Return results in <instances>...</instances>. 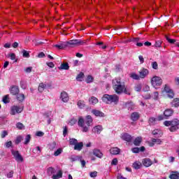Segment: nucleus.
I'll return each mask as SVG.
<instances>
[{
  "label": "nucleus",
  "instance_id": "f257e3e1",
  "mask_svg": "<svg viewBox=\"0 0 179 179\" xmlns=\"http://www.w3.org/2000/svg\"><path fill=\"white\" fill-rule=\"evenodd\" d=\"M112 83L113 89L117 94H122V93H124V94H131V92L125 87V84L121 82V78L113 79Z\"/></svg>",
  "mask_w": 179,
  "mask_h": 179
},
{
  "label": "nucleus",
  "instance_id": "f03ea898",
  "mask_svg": "<svg viewBox=\"0 0 179 179\" xmlns=\"http://www.w3.org/2000/svg\"><path fill=\"white\" fill-rule=\"evenodd\" d=\"M78 125L82 128L83 132H89V129L92 125H93V117L88 115L85 117V120L83 117H78Z\"/></svg>",
  "mask_w": 179,
  "mask_h": 179
},
{
  "label": "nucleus",
  "instance_id": "7ed1b4c3",
  "mask_svg": "<svg viewBox=\"0 0 179 179\" xmlns=\"http://www.w3.org/2000/svg\"><path fill=\"white\" fill-rule=\"evenodd\" d=\"M164 125L165 127H170L169 131L171 132H176L178 129H179V120L178 119H174L171 121H165L164 122Z\"/></svg>",
  "mask_w": 179,
  "mask_h": 179
},
{
  "label": "nucleus",
  "instance_id": "20e7f679",
  "mask_svg": "<svg viewBox=\"0 0 179 179\" xmlns=\"http://www.w3.org/2000/svg\"><path fill=\"white\" fill-rule=\"evenodd\" d=\"M119 100L120 97H118L117 94H104L102 97V101H103V103H106V104H111V103L117 104Z\"/></svg>",
  "mask_w": 179,
  "mask_h": 179
},
{
  "label": "nucleus",
  "instance_id": "39448f33",
  "mask_svg": "<svg viewBox=\"0 0 179 179\" xmlns=\"http://www.w3.org/2000/svg\"><path fill=\"white\" fill-rule=\"evenodd\" d=\"M163 84V80L159 76H154L151 78V85L155 89H157Z\"/></svg>",
  "mask_w": 179,
  "mask_h": 179
},
{
  "label": "nucleus",
  "instance_id": "423d86ee",
  "mask_svg": "<svg viewBox=\"0 0 179 179\" xmlns=\"http://www.w3.org/2000/svg\"><path fill=\"white\" fill-rule=\"evenodd\" d=\"M65 43L66 44H67V47H72V45H83L84 44H86V41H82L80 39L71 40Z\"/></svg>",
  "mask_w": 179,
  "mask_h": 179
},
{
  "label": "nucleus",
  "instance_id": "0eeeda50",
  "mask_svg": "<svg viewBox=\"0 0 179 179\" xmlns=\"http://www.w3.org/2000/svg\"><path fill=\"white\" fill-rule=\"evenodd\" d=\"M162 93H166L169 99H173L174 97V92H173V90H171V88H170V86H169L168 85H164Z\"/></svg>",
  "mask_w": 179,
  "mask_h": 179
},
{
  "label": "nucleus",
  "instance_id": "6e6552de",
  "mask_svg": "<svg viewBox=\"0 0 179 179\" xmlns=\"http://www.w3.org/2000/svg\"><path fill=\"white\" fill-rule=\"evenodd\" d=\"M23 106H13L10 108V115H16V114H20L23 111Z\"/></svg>",
  "mask_w": 179,
  "mask_h": 179
},
{
  "label": "nucleus",
  "instance_id": "1a4fd4ad",
  "mask_svg": "<svg viewBox=\"0 0 179 179\" xmlns=\"http://www.w3.org/2000/svg\"><path fill=\"white\" fill-rule=\"evenodd\" d=\"M13 156H14L16 162H23V157L19 153V151L11 150Z\"/></svg>",
  "mask_w": 179,
  "mask_h": 179
},
{
  "label": "nucleus",
  "instance_id": "9d476101",
  "mask_svg": "<svg viewBox=\"0 0 179 179\" xmlns=\"http://www.w3.org/2000/svg\"><path fill=\"white\" fill-rule=\"evenodd\" d=\"M109 152L110 155L116 156L117 155H120V153H121V149L117 147H112L110 148Z\"/></svg>",
  "mask_w": 179,
  "mask_h": 179
},
{
  "label": "nucleus",
  "instance_id": "9b49d317",
  "mask_svg": "<svg viewBox=\"0 0 179 179\" xmlns=\"http://www.w3.org/2000/svg\"><path fill=\"white\" fill-rule=\"evenodd\" d=\"M60 99L63 103H68V101H69V96H68V93L65 92L61 93Z\"/></svg>",
  "mask_w": 179,
  "mask_h": 179
},
{
  "label": "nucleus",
  "instance_id": "f8f14e48",
  "mask_svg": "<svg viewBox=\"0 0 179 179\" xmlns=\"http://www.w3.org/2000/svg\"><path fill=\"white\" fill-rule=\"evenodd\" d=\"M149 75V70L143 69L139 71V76L141 79H145Z\"/></svg>",
  "mask_w": 179,
  "mask_h": 179
},
{
  "label": "nucleus",
  "instance_id": "ddd939ff",
  "mask_svg": "<svg viewBox=\"0 0 179 179\" xmlns=\"http://www.w3.org/2000/svg\"><path fill=\"white\" fill-rule=\"evenodd\" d=\"M19 87L17 86H13L10 89V92L13 96H17V94L20 92Z\"/></svg>",
  "mask_w": 179,
  "mask_h": 179
},
{
  "label": "nucleus",
  "instance_id": "4468645a",
  "mask_svg": "<svg viewBox=\"0 0 179 179\" xmlns=\"http://www.w3.org/2000/svg\"><path fill=\"white\" fill-rule=\"evenodd\" d=\"M174 114V110L171 108H168L164 110V115L166 118H169V117H171Z\"/></svg>",
  "mask_w": 179,
  "mask_h": 179
},
{
  "label": "nucleus",
  "instance_id": "2eb2a0df",
  "mask_svg": "<svg viewBox=\"0 0 179 179\" xmlns=\"http://www.w3.org/2000/svg\"><path fill=\"white\" fill-rule=\"evenodd\" d=\"M141 118V114L138 112H134L131 115V121H138Z\"/></svg>",
  "mask_w": 179,
  "mask_h": 179
},
{
  "label": "nucleus",
  "instance_id": "dca6fc26",
  "mask_svg": "<svg viewBox=\"0 0 179 179\" xmlns=\"http://www.w3.org/2000/svg\"><path fill=\"white\" fill-rule=\"evenodd\" d=\"M122 139H123V141H126V142H131L132 141V136L128 133H124L122 134Z\"/></svg>",
  "mask_w": 179,
  "mask_h": 179
},
{
  "label": "nucleus",
  "instance_id": "f3484780",
  "mask_svg": "<svg viewBox=\"0 0 179 179\" xmlns=\"http://www.w3.org/2000/svg\"><path fill=\"white\" fill-rule=\"evenodd\" d=\"M92 113L95 117H105L104 113L97 109H93Z\"/></svg>",
  "mask_w": 179,
  "mask_h": 179
},
{
  "label": "nucleus",
  "instance_id": "a211bd4d",
  "mask_svg": "<svg viewBox=\"0 0 179 179\" xmlns=\"http://www.w3.org/2000/svg\"><path fill=\"white\" fill-rule=\"evenodd\" d=\"M142 163L145 167H150V166L152 164V160H150L149 158L143 159Z\"/></svg>",
  "mask_w": 179,
  "mask_h": 179
},
{
  "label": "nucleus",
  "instance_id": "6ab92c4d",
  "mask_svg": "<svg viewBox=\"0 0 179 179\" xmlns=\"http://www.w3.org/2000/svg\"><path fill=\"white\" fill-rule=\"evenodd\" d=\"M93 155L94 156H96V157H99V159H101L103 157V152H101L99 149H94Z\"/></svg>",
  "mask_w": 179,
  "mask_h": 179
},
{
  "label": "nucleus",
  "instance_id": "aec40b11",
  "mask_svg": "<svg viewBox=\"0 0 179 179\" xmlns=\"http://www.w3.org/2000/svg\"><path fill=\"white\" fill-rule=\"evenodd\" d=\"M82 149H83V142L77 143L74 145V150H78V152H80V150Z\"/></svg>",
  "mask_w": 179,
  "mask_h": 179
},
{
  "label": "nucleus",
  "instance_id": "412c9836",
  "mask_svg": "<svg viewBox=\"0 0 179 179\" xmlns=\"http://www.w3.org/2000/svg\"><path fill=\"white\" fill-rule=\"evenodd\" d=\"M54 47L58 48V50H64V48H66V47H68V44L64 42L60 44L55 45Z\"/></svg>",
  "mask_w": 179,
  "mask_h": 179
},
{
  "label": "nucleus",
  "instance_id": "4be33fe9",
  "mask_svg": "<svg viewBox=\"0 0 179 179\" xmlns=\"http://www.w3.org/2000/svg\"><path fill=\"white\" fill-rule=\"evenodd\" d=\"M90 104H92V106H94L99 103V99L96 98V96H92L89 99Z\"/></svg>",
  "mask_w": 179,
  "mask_h": 179
},
{
  "label": "nucleus",
  "instance_id": "5701e85b",
  "mask_svg": "<svg viewBox=\"0 0 179 179\" xmlns=\"http://www.w3.org/2000/svg\"><path fill=\"white\" fill-rule=\"evenodd\" d=\"M58 69L62 71H68L69 69V64L68 63H62Z\"/></svg>",
  "mask_w": 179,
  "mask_h": 179
},
{
  "label": "nucleus",
  "instance_id": "b1692460",
  "mask_svg": "<svg viewBox=\"0 0 179 179\" xmlns=\"http://www.w3.org/2000/svg\"><path fill=\"white\" fill-rule=\"evenodd\" d=\"M16 99L20 103H23V101H24V94L18 93L16 95Z\"/></svg>",
  "mask_w": 179,
  "mask_h": 179
},
{
  "label": "nucleus",
  "instance_id": "393cba45",
  "mask_svg": "<svg viewBox=\"0 0 179 179\" xmlns=\"http://www.w3.org/2000/svg\"><path fill=\"white\" fill-rule=\"evenodd\" d=\"M45 87H47V85L41 83L39 84L38 90V92H40V93H43V92H44V90H45Z\"/></svg>",
  "mask_w": 179,
  "mask_h": 179
},
{
  "label": "nucleus",
  "instance_id": "a878e982",
  "mask_svg": "<svg viewBox=\"0 0 179 179\" xmlns=\"http://www.w3.org/2000/svg\"><path fill=\"white\" fill-rule=\"evenodd\" d=\"M170 179H179V173L178 172H171L169 176Z\"/></svg>",
  "mask_w": 179,
  "mask_h": 179
},
{
  "label": "nucleus",
  "instance_id": "bb28decb",
  "mask_svg": "<svg viewBox=\"0 0 179 179\" xmlns=\"http://www.w3.org/2000/svg\"><path fill=\"white\" fill-rule=\"evenodd\" d=\"M141 143H142V137L141 136H138V137L136 138L134 141L135 146H139V145H141Z\"/></svg>",
  "mask_w": 179,
  "mask_h": 179
},
{
  "label": "nucleus",
  "instance_id": "cd10ccee",
  "mask_svg": "<svg viewBox=\"0 0 179 179\" xmlns=\"http://www.w3.org/2000/svg\"><path fill=\"white\" fill-rule=\"evenodd\" d=\"M133 167H134V169H135V170H139V169H141V167H142V163L136 161L133 164Z\"/></svg>",
  "mask_w": 179,
  "mask_h": 179
},
{
  "label": "nucleus",
  "instance_id": "c85d7f7f",
  "mask_svg": "<svg viewBox=\"0 0 179 179\" xmlns=\"http://www.w3.org/2000/svg\"><path fill=\"white\" fill-rule=\"evenodd\" d=\"M101 131H103V127L98 125V126H95L94 127V132H96V134H99Z\"/></svg>",
  "mask_w": 179,
  "mask_h": 179
},
{
  "label": "nucleus",
  "instance_id": "c756f323",
  "mask_svg": "<svg viewBox=\"0 0 179 179\" xmlns=\"http://www.w3.org/2000/svg\"><path fill=\"white\" fill-rule=\"evenodd\" d=\"M52 179L62 178V171H59L56 175L52 176Z\"/></svg>",
  "mask_w": 179,
  "mask_h": 179
},
{
  "label": "nucleus",
  "instance_id": "7c9ffc66",
  "mask_svg": "<svg viewBox=\"0 0 179 179\" xmlns=\"http://www.w3.org/2000/svg\"><path fill=\"white\" fill-rule=\"evenodd\" d=\"M130 78H131L132 79H134V80H139L141 79V76H139L135 73H132L130 75Z\"/></svg>",
  "mask_w": 179,
  "mask_h": 179
},
{
  "label": "nucleus",
  "instance_id": "2f4dec72",
  "mask_svg": "<svg viewBox=\"0 0 179 179\" xmlns=\"http://www.w3.org/2000/svg\"><path fill=\"white\" fill-rule=\"evenodd\" d=\"M172 107H179V99L175 98L172 101Z\"/></svg>",
  "mask_w": 179,
  "mask_h": 179
},
{
  "label": "nucleus",
  "instance_id": "473e14b6",
  "mask_svg": "<svg viewBox=\"0 0 179 179\" xmlns=\"http://www.w3.org/2000/svg\"><path fill=\"white\" fill-rule=\"evenodd\" d=\"M157 119L156 117H151L149 118L148 124L150 125H155L156 124Z\"/></svg>",
  "mask_w": 179,
  "mask_h": 179
},
{
  "label": "nucleus",
  "instance_id": "72a5a7b5",
  "mask_svg": "<svg viewBox=\"0 0 179 179\" xmlns=\"http://www.w3.org/2000/svg\"><path fill=\"white\" fill-rule=\"evenodd\" d=\"M126 108H127V110H134V103L132 102H127L126 103Z\"/></svg>",
  "mask_w": 179,
  "mask_h": 179
},
{
  "label": "nucleus",
  "instance_id": "f704fd0d",
  "mask_svg": "<svg viewBox=\"0 0 179 179\" xmlns=\"http://www.w3.org/2000/svg\"><path fill=\"white\" fill-rule=\"evenodd\" d=\"M77 106L79 108H85V106H86V104L85 103V101L80 100L78 101Z\"/></svg>",
  "mask_w": 179,
  "mask_h": 179
},
{
  "label": "nucleus",
  "instance_id": "c9c22d12",
  "mask_svg": "<svg viewBox=\"0 0 179 179\" xmlns=\"http://www.w3.org/2000/svg\"><path fill=\"white\" fill-rule=\"evenodd\" d=\"M80 159H82L81 156H72L71 157L70 160H71V162H79Z\"/></svg>",
  "mask_w": 179,
  "mask_h": 179
},
{
  "label": "nucleus",
  "instance_id": "e433bc0d",
  "mask_svg": "<svg viewBox=\"0 0 179 179\" xmlns=\"http://www.w3.org/2000/svg\"><path fill=\"white\" fill-rule=\"evenodd\" d=\"M84 77L85 74L81 72L77 76L76 80H78V82H82V79H83Z\"/></svg>",
  "mask_w": 179,
  "mask_h": 179
},
{
  "label": "nucleus",
  "instance_id": "4c0bfd02",
  "mask_svg": "<svg viewBox=\"0 0 179 179\" xmlns=\"http://www.w3.org/2000/svg\"><path fill=\"white\" fill-rule=\"evenodd\" d=\"M30 139H31V136L30 134H28L26 136L24 145H28V143L30 142Z\"/></svg>",
  "mask_w": 179,
  "mask_h": 179
},
{
  "label": "nucleus",
  "instance_id": "58836bf2",
  "mask_svg": "<svg viewBox=\"0 0 179 179\" xmlns=\"http://www.w3.org/2000/svg\"><path fill=\"white\" fill-rule=\"evenodd\" d=\"M48 173L49 176H52V174H55V169L52 167H50L48 169Z\"/></svg>",
  "mask_w": 179,
  "mask_h": 179
},
{
  "label": "nucleus",
  "instance_id": "ea45409f",
  "mask_svg": "<svg viewBox=\"0 0 179 179\" xmlns=\"http://www.w3.org/2000/svg\"><path fill=\"white\" fill-rule=\"evenodd\" d=\"M136 92H141L142 90V84H137L134 87Z\"/></svg>",
  "mask_w": 179,
  "mask_h": 179
},
{
  "label": "nucleus",
  "instance_id": "a19ab883",
  "mask_svg": "<svg viewBox=\"0 0 179 179\" xmlns=\"http://www.w3.org/2000/svg\"><path fill=\"white\" fill-rule=\"evenodd\" d=\"M165 38H166L168 43H169L170 44H174L176 43V40L170 38L169 36H165Z\"/></svg>",
  "mask_w": 179,
  "mask_h": 179
},
{
  "label": "nucleus",
  "instance_id": "79ce46f5",
  "mask_svg": "<svg viewBox=\"0 0 179 179\" xmlns=\"http://www.w3.org/2000/svg\"><path fill=\"white\" fill-rule=\"evenodd\" d=\"M69 142H70V145L75 146L78 143V140L76 138H70Z\"/></svg>",
  "mask_w": 179,
  "mask_h": 179
},
{
  "label": "nucleus",
  "instance_id": "37998d69",
  "mask_svg": "<svg viewBox=\"0 0 179 179\" xmlns=\"http://www.w3.org/2000/svg\"><path fill=\"white\" fill-rule=\"evenodd\" d=\"M22 141H23V137H22V136H17L15 140V144L19 145Z\"/></svg>",
  "mask_w": 179,
  "mask_h": 179
},
{
  "label": "nucleus",
  "instance_id": "c03bdc74",
  "mask_svg": "<svg viewBox=\"0 0 179 179\" xmlns=\"http://www.w3.org/2000/svg\"><path fill=\"white\" fill-rule=\"evenodd\" d=\"M9 95H5L3 97V102L6 104L7 103H9Z\"/></svg>",
  "mask_w": 179,
  "mask_h": 179
},
{
  "label": "nucleus",
  "instance_id": "a18cd8bd",
  "mask_svg": "<svg viewBox=\"0 0 179 179\" xmlns=\"http://www.w3.org/2000/svg\"><path fill=\"white\" fill-rule=\"evenodd\" d=\"M16 127L18 129H23L24 128V125L22 122H17L16 124Z\"/></svg>",
  "mask_w": 179,
  "mask_h": 179
},
{
  "label": "nucleus",
  "instance_id": "49530a36",
  "mask_svg": "<svg viewBox=\"0 0 179 179\" xmlns=\"http://www.w3.org/2000/svg\"><path fill=\"white\" fill-rule=\"evenodd\" d=\"M22 55L24 58H29L30 57V53H29L27 50H22Z\"/></svg>",
  "mask_w": 179,
  "mask_h": 179
},
{
  "label": "nucleus",
  "instance_id": "de8ad7c7",
  "mask_svg": "<svg viewBox=\"0 0 179 179\" xmlns=\"http://www.w3.org/2000/svg\"><path fill=\"white\" fill-rule=\"evenodd\" d=\"M85 81L87 83H92V82H93V76H88Z\"/></svg>",
  "mask_w": 179,
  "mask_h": 179
},
{
  "label": "nucleus",
  "instance_id": "09e8293b",
  "mask_svg": "<svg viewBox=\"0 0 179 179\" xmlns=\"http://www.w3.org/2000/svg\"><path fill=\"white\" fill-rule=\"evenodd\" d=\"M61 153H62V150L61 148H59L55 152L54 156H59Z\"/></svg>",
  "mask_w": 179,
  "mask_h": 179
},
{
  "label": "nucleus",
  "instance_id": "8fccbe9b",
  "mask_svg": "<svg viewBox=\"0 0 179 179\" xmlns=\"http://www.w3.org/2000/svg\"><path fill=\"white\" fill-rule=\"evenodd\" d=\"M8 131H6V130L3 131L1 134V138H3L8 136Z\"/></svg>",
  "mask_w": 179,
  "mask_h": 179
},
{
  "label": "nucleus",
  "instance_id": "3c124183",
  "mask_svg": "<svg viewBox=\"0 0 179 179\" xmlns=\"http://www.w3.org/2000/svg\"><path fill=\"white\" fill-rule=\"evenodd\" d=\"M8 57L12 61H15V59H16V55H15V53H10V55H8Z\"/></svg>",
  "mask_w": 179,
  "mask_h": 179
},
{
  "label": "nucleus",
  "instance_id": "603ef678",
  "mask_svg": "<svg viewBox=\"0 0 179 179\" xmlns=\"http://www.w3.org/2000/svg\"><path fill=\"white\" fill-rule=\"evenodd\" d=\"M76 122H78V120H76V119H71L70 121H69V125H75V124H76Z\"/></svg>",
  "mask_w": 179,
  "mask_h": 179
},
{
  "label": "nucleus",
  "instance_id": "864d4df0",
  "mask_svg": "<svg viewBox=\"0 0 179 179\" xmlns=\"http://www.w3.org/2000/svg\"><path fill=\"white\" fill-rule=\"evenodd\" d=\"M68 135V127H64L63 130V136H66Z\"/></svg>",
  "mask_w": 179,
  "mask_h": 179
},
{
  "label": "nucleus",
  "instance_id": "5fc2aeb1",
  "mask_svg": "<svg viewBox=\"0 0 179 179\" xmlns=\"http://www.w3.org/2000/svg\"><path fill=\"white\" fill-rule=\"evenodd\" d=\"M90 176L92 178H94V177H97V171L91 172Z\"/></svg>",
  "mask_w": 179,
  "mask_h": 179
},
{
  "label": "nucleus",
  "instance_id": "6e6d98bb",
  "mask_svg": "<svg viewBox=\"0 0 179 179\" xmlns=\"http://www.w3.org/2000/svg\"><path fill=\"white\" fill-rule=\"evenodd\" d=\"M111 164L113 166H117V164H118V159H117V158H114L112 160Z\"/></svg>",
  "mask_w": 179,
  "mask_h": 179
},
{
  "label": "nucleus",
  "instance_id": "4d7b16f0",
  "mask_svg": "<svg viewBox=\"0 0 179 179\" xmlns=\"http://www.w3.org/2000/svg\"><path fill=\"white\" fill-rule=\"evenodd\" d=\"M13 171H10L8 173H7V178H12V177H13Z\"/></svg>",
  "mask_w": 179,
  "mask_h": 179
},
{
  "label": "nucleus",
  "instance_id": "13d9d810",
  "mask_svg": "<svg viewBox=\"0 0 179 179\" xmlns=\"http://www.w3.org/2000/svg\"><path fill=\"white\" fill-rule=\"evenodd\" d=\"M79 162H80L82 167H85L86 166V161H85V159H82V158H80Z\"/></svg>",
  "mask_w": 179,
  "mask_h": 179
},
{
  "label": "nucleus",
  "instance_id": "bf43d9fd",
  "mask_svg": "<svg viewBox=\"0 0 179 179\" xmlns=\"http://www.w3.org/2000/svg\"><path fill=\"white\" fill-rule=\"evenodd\" d=\"M149 90H150V87H149V85H145L143 88V92H149Z\"/></svg>",
  "mask_w": 179,
  "mask_h": 179
},
{
  "label": "nucleus",
  "instance_id": "052dcab7",
  "mask_svg": "<svg viewBox=\"0 0 179 179\" xmlns=\"http://www.w3.org/2000/svg\"><path fill=\"white\" fill-rule=\"evenodd\" d=\"M155 47L160 48L162 47V42L160 41H157L155 42Z\"/></svg>",
  "mask_w": 179,
  "mask_h": 179
},
{
  "label": "nucleus",
  "instance_id": "680f3d73",
  "mask_svg": "<svg viewBox=\"0 0 179 179\" xmlns=\"http://www.w3.org/2000/svg\"><path fill=\"white\" fill-rule=\"evenodd\" d=\"M152 66L153 69H157L158 68L157 62H153L152 64Z\"/></svg>",
  "mask_w": 179,
  "mask_h": 179
},
{
  "label": "nucleus",
  "instance_id": "e2e57ef3",
  "mask_svg": "<svg viewBox=\"0 0 179 179\" xmlns=\"http://www.w3.org/2000/svg\"><path fill=\"white\" fill-rule=\"evenodd\" d=\"M5 146L7 148H10V146H12V141H8L5 143Z\"/></svg>",
  "mask_w": 179,
  "mask_h": 179
},
{
  "label": "nucleus",
  "instance_id": "0e129e2a",
  "mask_svg": "<svg viewBox=\"0 0 179 179\" xmlns=\"http://www.w3.org/2000/svg\"><path fill=\"white\" fill-rule=\"evenodd\" d=\"M46 64L48 65V66H49V68H54V66H55V64H54V63L52 62H48L46 63Z\"/></svg>",
  "mask_w": 179,
  "mask_h": 179
},
{
  "label": "nucleus",
  "instance_id": "69168bd1",
  "mask_svg": "<svg viewBox=\"0 0 179 179\" xmlns=\"http://www.w3.org/2000/svg\"><path fill=\"white\" fill-rule=\"evenodd\" d=\"M31 69H33V67L31 66L27 67L25 69V72H27V73H30V72H31Z\"/></svg>",
  "mask_w": 179,
  "mask_h": 179
},
{
  "label": "nucleus",
  "instance_id": "338daca9",
  "mask_svg": "<svg viewBox=\"0 0 179 179\" xmlns=\"http://www.w3.org/2000/svg\"><path fill=\"white\" fill-rule=\"evenodd\" d=\"M132 152L133 153H138L139 151V148H132Z\"/></svg>",
  "mask_w": 179,
  "mask_h": 179
},
{
  "label": "nucleus",
  "instance_id": "774afa93",
  "mask_svg": "<svg viewBox=\"0 0 179 179\" xmlns=\"http://www.w3.org/2000/svg\"><path fill=\"white\" fill-rule=\"evenodd\" d=\"M36 136H44V133L42 131H38L36 134Z\"/></svg>",
  "mask_w": 179,
  "mask_h": 179
}]
</instances>
